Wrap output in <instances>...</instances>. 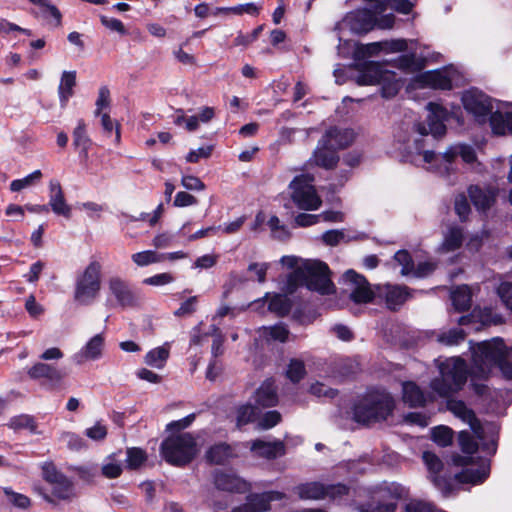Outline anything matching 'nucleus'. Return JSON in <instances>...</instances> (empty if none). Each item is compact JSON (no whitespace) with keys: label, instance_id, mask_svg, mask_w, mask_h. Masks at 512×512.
<instances>
[{"label":"nucleus","instance_id":"obj_1","mask_svg":"<svg viewBox=\"0 0 512 512\" xmlns=\"http://www.w3.org/2000/svg\"><path fill=\"white\" fill-rule=\"evenodd\" d=\"M470 350L472 353L471 372L461 357L436 361L439 376L431 380L430 387L440 397H450L462 390L469 375L474 391L478 395L484 394L487 389L486 385L476 383V380L486 379L495 366L499 367L506 379H512V363L507 360L508 348L501 338L477 344L470 342Z\"/></svg>","mask_w":512,"mask_h":512},{"label":"nucleus","instance_id":"obj_2","mask_svg":"<svg viewBox=\"0 0 512 512\" xmlns=\"http://www.w3.org/2000/svg\"><path fill=\"white\" fill-rule=\"evenodd\" d=\"M299 259L295 256H283L280 260L283 266L293 268L294 271L287 277L283 290L292 294L299 286L317 291L323 295L334 292V284L329 277V267L326 263L317 260H305L298 265Z\"/></svg>","mask_w":512,"mask_h":512},{"label":"nucleus","instance_id":"obj_3","mask_svg":"<svg viewBox=\"0 0 512 512\" xmlns=\"http://www.w3.org/2000/svg\"><path fill=\"white\" fill-rule=\"evenodd\" d=\"M465 110L473 115L478 123H485L488 119L492 131L498 135L507 132L512 134V113L492 112L493 104L489 96L477 89L465 91L461 97Z\"/></svg>","mask_w":512,"mask_h":512},{"label":"nucleus","instance_id":"obj_4","mask_svg":"<svg viewBox=\"0 0 512 512\" xmlns=\"http://www.w3.org/2000/svg\"><path fill=\"white\" fill-rule=\"evenodd\" d=\"M427 127L425 124H417L418 136L413 139V144L408 145V154L422 156V161L433 164L439 157L431 150H425V137L432 134L433 137L442 136L446 132L445 121L448 118V111L440 104L428 103Z\"/></svg>","mask_w":512,"mask_h":512},{"label":"nucleus","instance_id":"obj_5","mask_svg":"<svg viewBox=\"0 0 512 512\" xmlns=\"http://www.w3.org/2000/svg\"><path fill=\"white\" fill-rule=\"evenodd\" d=\"M387 9L385 2H379L375 5L374 10L358 9L348 13L344 19L337 23L335 30H341L348 27L356 34L366 33L375 26L381 29H390L394 25L395 16L392 13L383 15L378 18L377 15L383 13Z\"/></svg>","mask_w":512,"mask_h":512},{"label":"nucleus","instance_id":"obj_6","mask_svg":"<svg viewBox=\"0 0 512 512\" xmlns=\"http://www.w3.org/2000/svg\"><path fill=\"white\" fill-rule=\"evenodd\" d=\"M394 409L393 397L385 390L366 393L354 406V419L369 424L385 420Z\"/></svg>","mask_w":512,"mask_h":512},{"label":"nucleus","instance_id":"obj_7","mask_svg":"<svg viewBox=\"0 0 512 512\" xmlns=\"http://www.w3.org/2000/svg\"><path fill=\"white\" fill-rule=\"evenodd\" d=\"M44 480L50 485L49 492L37 488L42 498L56 506L60 501L69 503L76 497L74 483L63 473L59 472L52 463H45L42 467Z\"/></svg>","mask_w":512,"mask_h":512},{"label":"nucleus","instance_id":"obj_8","mask_svg":"<svg viewBox=\"0 0 512 512\" xmlns=\"http://www.w3.org/2000/svg\"><path fill=\"white\" fill-rule=\"evenodd\" d=\"M160 450L167 463L179 467L190 463L198 453L196 439L190 433L167 437L161 443Z\"/></svg>","mask_w":512,"mask_h":512},{"label":"nucleus","instance_id":"obj_9","mask_svg":"<svg viewBox=\"0 0 512 512\" xmlns=\"http://www.w3.org/2000/svg\"><path fill=\"white\" fill-rule=\"evenodd\" d=\"M101 288V265L92 261L76 279L74 299L81 305H90Z\"/></svg>","mask_w":512,"mask_h":512},{"label":"nucleus","instance_id":"obj_10","mask_svg":"<svg viewBox=\"0 0 512 512\" xmlns=\"http://www.w3.org/2000/svg\"><path fill=\"white\" fill-rule=\"evenodd\" d=\"M313 178L308 175L296 176L289 188L291 189V199L293 203L301 210L314 211L322 205V199L312 184Z\"/></svg>","mask_w":512,"mask_h":512},{"label":"nucleus","instance_id":"obj_11","mask_svg":"<svg viewBox=\"0 0 512 512\" xmlns=\"http://www.w3.org/2000/svg\"><path fill=\"white\" fill-rule=\"evenodd\" d=\"M359 85L382 84V95L385 98L395 96L402 87L400 80L395 79L394 74L382 71L376 63H369L365 71L358 76Z\"/></svg>","mask_w":512,"mask_h":512},{"label":"nucleus","instance_id":"obj_12","mask_svg":"<svg viewBox=\"0 0 512 512\" xmlns=\"http://www.w3.org/2000/svg\"><path fill=\"white\" fill-rule=\"evenodd\" d=\"M293 491L301 500H336L348 494L349 488L341 483L324 485L320 482H307L295 486Z\"/></svg>","mask_w":512,"mask_h":512},{"label":"nucleus","instance_id":"obj_13","mask_svg":"<svg viewBox=\"0 0 512 512\" xmlns=\"http://www.w3.org/2000/svg\"><path fill=\"white\" fill-rule=\"evenodd\" d=\"M343 284L345 291L349 294L350 300L355 304L370 303L374 297L377 296V287L373 290L367 279L354 270L345 272L343 275Z\"/></svg>","mask_w":512,"mask_h":512},{"label":"nucleus","instance_id":"obj_14","mask_svg":"<svg viewBox=\"0 0 512 512\" xmlns=\"http://www.w3.org/2000/svg\"><path fill=\"white\" fill-rule=\"evenodd\" d=\"M422 458L429 470L430 479L434 486L441 491L444 497H448L454 489L453 479L450 476L439 475L443 468L442 461L430 451H425Z\"/></svg>","mask_w":512,"mask_h":512},{"label":"nucleus","instance_id":"obj_15","mask_svg":"<svg viewBox=\"0 0 512 512\" xmlns=\"http://www.w3.org/2000/svg\"><path fill=\"white\" fill-rule=\"evenodd\" d=\"M446 407L455 417L467 423L478 439L482 440L484 438V428L477 419L474 411L469 408L464 401L449 399L447 400Z\"/></svg>","mask_w":512,"mask_h":512},{"label":"nucleus","instance_id":"obj_16","mask_svg":"<svg viewBox=\"0 0 512 512\" xmlns=\"http://www.w3.org/2000/svg\"><path fill=\"white\" fill-rule=\"evenodd\" d=\"M27 374L32 380L44 379L45 385L51 389L59 387L64 379V373L60 369L42 361L34 363L27 370Z\"/></svg>","mask_w":512,"mask_h":512},{"label":"nucleus","instance_id":"obj_17","mask_svg":"<svg viewBox=\"0 0 512 512\" xmlns=\"http://www.w3.org/2000/svg\"><path fill=\"white\" fill-rule=\"evenodd\" d=\"M104 346V335L101 333L96 334L72 356V360L76 365H83L87 361L99 360L103 355Z\"/></svg>","mask_w":512,"mask_h":512},{"label":"nucleus","instance_id":"obj_18","mask_svg":"<svg viewBox=\"0 0 512 512\" xmlns=\"http://www.w3.org/2000/svg\"><path fill=\"white\" fill-rule=\"evenodd\" d=\"M108 289L117 303L122 307L134 306L138 303V295L129 284L120 277H111L108 281Z\"/></svg>","mask_w":512,"mask_h":512},{"label":"nucleus","instance_id":"obj_19","mask_svg":"<svg viewBox=\"0 0 512 512\" xmlns=\"http://www.w3.org/2000/svg\"><path fill=\"white\" fill-rule=\"evenodd\" d=\"M377 296L385 300L390 310H397L410 297L408 287L401 285L377 286Z\"/></svg>","mask_w":512,"mask_h":512},{"label":"nucleus","instance_id":"obj_20","mask_svg":"<svg viewBox=\"0 0 512 512\" xmlns=\"http://www.w3.org/2000/svg\"><path fill=\"white\" fill-rule=\"evenodd\" d=\"M250 450L258 457L275 459L285 454V444L281 440L264 441L261 439L249 442Z\"/></svg>","mask_w":512,"mask_h":512},{"label":"nucleus","instance_id":"obj_21","mask_svg":"<svg viewBox=\"0 0 512 512\" xmlns=\"http://www.w3.org/2000/svg\"><path fill=\"white\" fill-rule=\"evenodd\" d=\"M354 139V133L351 129H341L332 127L322 136L321 145H330L335 150L343 149L349 146Z\"/></svg>","mask_w":512,"mask_h":512},{"label":"nucleus","instance_id":"obj_22","mask_svg":"<svg viewBox=\"0 0 512 512\" xmlns=\"http://www.w3.org/2000/svg\"><path fill=\"white\" fill-rule=\"evenodd\" d=\"M408 496V489L396 482H383L374 491L373 497L381 502H394Z\"/></svg>","mask_w":512,"mask_h":512},{"label":"nucleus","instance_id":"obj_23","mask_svg":"<svg viewBox=\"0 0 512 512\" xmlns=\"http://www.w3.org/2000/svg\"><path fill=\"white\" fill-rule=\"evenodd\" d=\"M49 189L50 195L48 206L51 207L52 211L56 215L70 218L72 210L71 207L66 203L60 183L57 180H51L49 182Z\"/></svg>","mask_w":512,"mask_h":512},{"label":"nucleus","instance_id":"obj_24","mask_svg":"<svg viewBox=\"0 0 512 512\" xmlns=\"http://www.w3.org/2000/svg\"><path fill=\"white\" fill-rule=\"evenodd\" d=\"M214 485L218 490L226 492L244 493L248 490V484L241 478L217 471L214 474Z\"/></svg>","mask_w":512,"mask_h":512},{"label":"nucleus","instance_id":"obj_25","mask_svg":"<svg viewBox=\"0 0 512 512\" xmlns=\"http://www.w3.org/2000/svg\"><path fill=\"white\" fill-rule=\"evenodd\" d=\"M311 161L315 165L324 169H333L336 167L339 157L337 155V150L332 148L330 145H321V140H319L311 157Z\"/></svg>","mask_w":512,"mask_h":512},{"label":"nucleus","instance_id":"obj_26","mask_svg":"<svg viewBox=\"0 0 512 512\" xmlns=\"http://www.w3.org/2000/svg\"><path fill=\"white\" fill-rule=\"evenodd\" d=\"M424 82L434 89L450 90L455 73L450 69L433 70L423 75Z\"/></svg>","mask_w":512,"mask_h":512},{"label":"nucleus","instance_id":"obj_27","mask_svg":"<svg viewBox=\"0 0 512 512\" xmlns=\"http://www.w3.org/2000/svg\"><path fill=\"white\" fill-rule=\"evenodd\" d=\"M437 156L439 158L434 160L433 163L443 159L446 163L451 164L457 156H460L462 160L468 164L474 163L477 159L475 149L472 146L466 144L450 146L442 156Z\"/></svg>","mask_w":512,"mask_h":512},{"label":"nucleus","instance_id":"obj_28","mask_svg":"<svg viewBox=\"0 0 512 512\" xmlns=\"http://www.w3.org/2000/svg\"><path fill=\"white\" fill-rule=\"evenodd\" d=\"M255 402L260 407H272L278 402V397L273 380H266L255 392Z\"/></svg>","mask_w":512,"mask_h":512},{"label":"nucleus","instance_id":"obj_29","mask_svg":"<svg viewBox=\"0 0 512 512\" xmlns=\"http://www.w3.org/2000/svg\"><path fill=\"white\" fill-rule=\"evenodd\" d=\"M170 355V344L165 343L162 346L156 347L146 353L144 356V363L147 366L156 369H162Z\"/></svg>","mask_w":512,"mask_h":512},{"label":"nucleus","instance_id":"obj_30","mask_svg":"<svg viewBox=\"0 0 512 512\" xmlns=\"http://www.w3.org/2000/svg\"><path fill=\"white\" fill-rule=\"evenodd\" d=\"M76 85V71H64L61 75L58 87V95L62 107L67 105L70 97L73 96V88Z\"/></svg>","mask_w":512,"mask_h":512},{"label":"nucleus","instance_id":"obj_31","mask_svg":"<svg viewBox=\"0 0 512 512\" xmlns=\"http://www.w3.org/2000/svg\"><path fill=\"white\" fill-rule=\"evenodd\" d=\"M403 401L411 407L424 405L426 398L423 391L414 382L402 384Z\"/></svg>","mask_w":512,"mask_h":512},{"label":"nucleus","instance_id":"obj_32","mask_svg":"<svg viewBox=\"0 0 512 512\" xmlns=\"http://www.w3.org/2000/svg\"><path fill=\"white\" fill-rule=\"evenodd\" d=\"M469 196L478 210L488 209L494 202V194L490 190H484L478 186H471L469 188Z\"/></svg>","mask_w":512,"mask_h":512},{"label":"nucleus","instance_id":"obj_33","mask_svg":"<svg viewBox=\"0 0 512 512\" xmlns=\"http://www.w3.org/2000/svg\"><path fill=\"white\" fill-rule=\"evenodd\" d=\"M451 300L457 311H466L471 307V291L467 285H461L451 292Z\"/></svg>","mask_w":512,"mask_h":512},{"label":"nucleus","instance_id":"obj_34","mask_svg":"<svg viewBox=\"0 0 512 512\" xmlns=\"http://www.w3.org/2000/svg\"><path fill=\"white\" fill-rule=\"evenodd\" d=\"M258 414L259 408L251 405L250 403L238 405L235 408L236 426L241 428L242 426L253 422L257 418Z\"/></svg>","mask_w":512,"mask_h":512},{"label":"nucleus","instance_id":"obj_35","mask_svg":"<svg viewBox=\"0 0 512 512\" xmlns=\"http://www.w3.org/2000/svg\"><path fill=\"white\" fill-rule=\"evenodd\" d=\"M489 468L482 465L476 469H466L454 476V479L461 483L479 484L482 483L488 476Z\"/></svg>","mask_w":512,"mask_h":512},{"label":"nucleus","instance_id":"obj_36","mask_svg":"<svg viewBox=\"0 0 512 512\" xmlns=\"http://www.w3.org/2000/svg\"><path fill=\"white\" fill-rule=\"evenodd\" d=\"M464 236L461 228L451 226L444 235L442 249L446 252L455 251L462 245Z\"/></svg>","mask_w":512,"mask_h":512},{"label":"nucleus","instance_id":"obj_37","mask_svg":"<svg viewBox=\"0 0 512 512\" xmlns=\"http://www.w3.org/2000/svg\"><path fill=\"white\" fill-rule=\"evenodd\" d=\"M407 49V41L403 39L375 42L367 45V52L369 54L377 53L384 50L387 52H402Z\"/></svg>","mask_w":512,"mask_h":512},{"label":"nucleus","instance_id":"obj_38","mask_svg":"<svg viewBox=\"0 0 512 512\" xmlns=\"http://www.w3.org/2000/svg\"><path fill=\"white\" fill-rule=\"evenodd\" d=\"M232 456V449L225 443L212 446L206 453L207 460L214 464H224Z\"/></svg>","mask_w":512,"mask_h":512},{"label":"nucleus","instance_id":"obj_39","mask_svg":"<svg viewBox=\"0 0 512 512\" xmlns=\"http://www.w3.org/2000/svg\"><path fill=\"white\" fill-rule=\"evenodd\" d=\"M2 491L7 503L11 506L22 510H27L30 508L31 500L26 495L15 492L11 487H3Z\"/></svg>","mask_w":512,"mask_h":512},{"label":"nucleus","instance_id":"obj_40","mask_svg":"<svg viewBox=\"0 0 512 512\" xmlns=\"http://www.w3.org/2000/svg\"><path fill=\"white\" fill-rule=\"evenodd\" d=\"M31 3L37 5L40 8V12L43 18H52L55 20L57 26L61 24L62 14L59 9L52 5L48 0H29Z\"/></svg>","mask_w":512,"mask_h":512},{"label":"nucleus","instance_id":"obj_41","mask_svg":"<svg viewBox=\"0 0 512 512\" xmlns=\"http://www.w3.org/2000/svg\"><path fill=\"white\" fill-rule=\"evenodd\" d=\"M291 307V301L287 296L282 294L274 295L268 305L269 310L276 313L278 316L287 315L290 312Z\"/></svg>","mask_w":512,"mask_h":512},{"label":"nucleus","instance_id":"obj_42","mask_svg":"<svg viewBox=\"0 0 512 512\" xmlns=\"http://www.w3.org/2000/svg\"><path fill=\"white\" fill-rule=\"evenodd\" d=\"M116 456V453L108 456L102 465L101 471L106 478H117L122 473V463L116 459Z\"/></svg>","mask_w":512,"mask_h":512},{"label":"nucleus","instance_id":"obj_43","mask_svg":"<svg viewBox=\"0 0 512 512\" xmlns=\"http://www.w3.org/2000/svg\"><path fill=\"white\" fill-rule=\"evenodd\" d=\"M261 335L267 340L285 342L288 339L289 331L283 324H276L270 327H262Z\"/></svg>","mask_w":512,"mask_h":512},{"label":"nucleus","instance_id":"obj_44","mask_svg":"<svg viewBox=\"0 0 512 512\" xmlns=\"http://www.w3.org/2000/svg\"><path fill=\"white\" fill-rule=\"evenodd\" d=\"M132 261L139 267H145L150 264L163 261V256L153 250H146L135 253L131 256Z\"/></svg>","mask_w":512,"mask_h":512},{"label":"nucleus","instance_id":"obj_45","mask_svg":"<svg viewBox=\"0 0 512 512\" xmlns=\"http://www.w3.org/2000/svg\"><path fill=\"white\" fill-rule=\"evenodd\" d=\"M397 504L394 502H381L372 496L369 503L361 505L359 512H395Z\"/></svg>","mask_w":512,"mask_h":512},{"label":"nucleus","instance_id":"obj_46","mask_svg":"<svg viewBox=\"0 0 512 512\" xmlns=\"http://www.w3.org/2000/svg\"><path fill=\"white\" fill-rule=\"evenodd\" d=\"M466 334L461 328H453L438 335L437 340L446 346L457 345L462 342Z\"/></svg>","mask_w":512,"mask_h":512},{"label":"nucleus","instance_id":"obj_47","mask_svg":"<svg viewBox=\"0 0 512 512\" xmlns=\"http://www.w3.org/2000/svg\"><path fill=\"white\" fill-rule=\"evenodd\" d=\"M41 178H42V172L40 170H35L22 179L13 180L10 183V190L13 192H19L37 182H39Z\"/></svg>","mask_w":512,"mask_h":512},{"label":"nucleus","instance_id":"obj_48","mask_svg":"<svg viewBox=\"0 0 512 512\" xmlns=\"http://www.w3.org/2000/svg\"><path fill=\"white\" fill-rule=\"evenodd\" d=\"M433 441L441 447H447L452 443L453 431L447 426H438L432 429Z\"/></svg>","mask_w":512,"mask_h":512},{"label":"nucleus","instance_id":"obj_49","mask_svg":"<svg viewBox=\"0 0 512 512\" xmlns=\"http://www.w3.org/2000/svg\"><path fill=\"white\" fill-rule=\"evenodd\" d=\"M9 427L14 430L26 429L36 433L37 426L34 419L29 415H18L10 419Z\"/></svg>","mask_w":512,"mask_h":512},{"label":"nucleus","instance_id":"obj_50","mask_svg":"<svg viewBox=\"0 0 512 512\" xmlns=\"http://www.w3.org/2000/svg\"><path fill=\"white\" fill-rule=\"evenodd\" d=\"M73 144L75 147L81 148L85 152L89 148L90 140L86 135L85 123L83 120L78 121V125L73 131Z\"/></svg>","mask_w":512,"mask_h":512},{"label":"nucleus","instance_id":"obj_51","mask_svg":"<svg viewBox=\"0 0 512 512\" xmlns=\"http://www.w3.org/2000/svg\"><path fill=\"white\" fill-rule=\"evenodd\" d=\"M126 455L127 466L130 469L139 468L147 459L145 451L137 447L128 448Z\"/></svg>","mask_w":512,"mask_h":512},{"label":"nucleus","instance_id":"obj_52","mask_svg":"<svg viewBox=\"0 0 512 512\" xmlns=\"http://www.w3.org/2000/svg\"><path fill=\"white\" fill-rule=\"evenodd\" d=\"M458 440L464 453L472 455L478 450V443L468 431H461L458 435Z\"/></svg>","mask_w":512,"mask_h":512},{"label":"nucleus","instance_id":"obj_53","mask_svg":"<svg viewBox=\"0 0 512 512\" xmlns=\"http://www.w3.org/2000/svg\"><path fill=\"white\" fill-rule=\"evenodd\" d=\"M305 375L304 363L298 359L290 361L287 369V377L292 382H299Z\"/></svg>","mask_w":512,"mask_h":512},{"label":"nucleus","instance_id":"obj_54","mask_svg":"<svg viewBox=\"0 0 512 512\" xmlns=\"http://www.w3.org/2000/svg\"><path fill=\"white\" fill-rule=\"evenodd\" d=\"M247 498L255 512H265L270 509L269 498L265 493L250 494Z\"/></svg>","mask_w":512,"mask_h":512},{"label":"nucleus","instance_id":"obj_55","mask_svg":"<svg viewBox=\"0 0 512 512\" xmlns=\"http://www.w3.org/2000/svg\"><path fill=\"white\" fill-rule=\"evenodd\" d=\"M395 261H397L401 266V274L409 275L413 272V261L410 254L405 250H400L394 255Z\"/></svg>","mask_w":512,"mask_h":512},{"label":"nucleus","instance_id":"obj_56","mask_svg":"<svg viewBox=\"0 0 512 512\" xmlns=\"http://www.w3.org/2000/svg\"><path fill=\"white\" fill-rule=\"evenodd\" d=\"M322 240L326 245L336 246L342 241H349L350 238H346L344 230H329L323 233Z\"/></svg>","mask_w":512,"mask_h":512},{"label":"nucleus","instance_id":"obj_57","mask_svg":"<svg viewBox=\"0 0 512 512\" xmlns=\"http://www.w3.org/2000/svg\"><path fill=\"white\" fill-rule=\"evenodd\" d=\"M454 208L459 218L464 221L470 213V205L464 194H459L455 197Z\"/></svg>","mask_w":512,"mask_h":512},{"label":"nucleus","instance_id":"obj_58","mask_svg":"<svg viewBox=\"0 0 512 512\" xmlns=\"http://www.w3.org/2000/svg\"><path fill=\"white\" fill-rule=\"evenodd\" d=\"M268 226L270 227L274 237L278 239H285L290 236V232L287 227L285 225H281L277 216L270 217L268 220Z\"/></svg>","mask_w":512,"mask_h":512},{"label":"nucleus","instance_id":"obj_59","mask_svg":"<svg viewBox=\"0 0 512 512\" xmlns=\"http://www.w3.org/2000/svg\"><path fill=\"white\" fill-rule=\"evenodd\" d=\"M61 440L66 443L71 450L78 451L85 447L84 440L79 435L72 432L63 433Z\"/></svg>","mask_w":512,"mask_h":512},{"label":"nucleus","instance_id":"obj_60","mask_svg":"<svg viewBox=\"0 0 512 512\" xmlns=\"http://www.w3.org/2000/svg\"><path fill=\"white\" fill-rule=\"evenodd\" d=\"M280 420H281V414L278 411H276V410L268 411L260 419L258 426L261 429H265V430L270 429V428L274 427L275 425H277L280 422Z\"/></svg>","mask_w":512,"mask_h":512},{"label":"nucleus","instance_id":"obj_61","mask_svg":"<svg viewBox=\"0 0 512 512\" xmlns=\"http://www.w3.org/2000/svg\"><path fill=\"white\" fill-rule=\"evenodd\" d=\"M497 294L505 306L512 310V283L502 282L497 288Z\"/></svg>","mask_w":512,"mask_h":512},{"label":"nucleus","instance_id":"obj_62","mask_svg":"<svg viewBox=\"0 0 512 512\" xmlns=\"http://www.w3.org/2000/svg\"><path fill=\"white\" fill-rule=\"evenodd\" d=\"M320 221V215L299 213L294 218L295 227H309L317 224Z\"/></svg>","mask_w":512,"mask_h":512},{"label":"nucleus","instance_id":"obj_63","mask_svg":"<svg viewBox=\"0 0 512 512\" xmlns=\"http://www.w3.org/2000/svg\"><path fill=\"white\" fill-rule=\"evenodd\" d=\"M85 435L93 441H101L107 436V428L100 422L85 430Z\"/></svg>","mask_w":512,"mask_h":512},{"label":"nucleus","instance_id":"obj_64","mask_svg":"<svg viewBox=\"0 0 512 512\" xmlns=\"http://www.w3.org/2000/svg\"><path fill=\"white\" fill-rule=\"evenodd\" d=\"M397 62L398 67L405 71L414 72L420 68L414 54L402 55Z\"/></svg>","mask_w":512,"mask_h":512}]
</instances>
